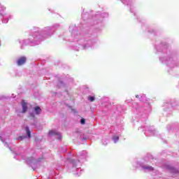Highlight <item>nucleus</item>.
<instances>
[{
	"label": "nucleus",
	"mask_w": 179,
	"mask_h": 179,
	"mask_svg": "<svg viewBox=\"0 0 179 179\" xmlns=\"http://www.w3.org/2000/svg\"><path fill=\"white\" fill-rule=\"evenodd\" d=\"M59 27V24H56L52 27H46L43 29H40L38 27H34L29 34L27 39L19 38L16 41V43L20 44L21 50H23L26 45H30L31 47H36L41 44L42 41H44L45 38L51 37L57 28Z\"/></svg>",
	"instance_id": "1"
},
{
	"label": "nucleus",
	"mask_w": 179,
	"mask_h": 179,
	"mask_svg": "<svg viewBox=\"0 0 179 179\" xmlns=\"http://www.w3.org/2000/svg\"><path fill=\"white\" fill-rule=\"evenodd\" d=\"M69 31L71 32V41L76 43L75 45L74 50L79 51V50H86L96 45V40L89 39L85 40L82 38V35L80 34L75 27H69Z\"/></svg>",
	"instance_id": "2"
},
{
	"label": "nucleus",
	"mask_w": 179,
	"mask_h": 179,
	"mask_svg": "<svg viewBox=\"0 0 179 179\" xmlns=\"http://www.w3.org/2000/svg\"><path fill=\"white\" fill-rule=\"evenodd\" d=\"M78 159H69V164L67 165V169L69 173H72L76 176H80V173L82 171V163H85V162H86L87 152L86 151H83L78 154Z\"/></svg>",
	"instance_id": "3"
},
{
	"label": "nucleus",
	"mask_w": 179,
	"mask_h": 179,
	"mask_svg": "<svg viewBox=\"0 0 179 179\" xmlns=\"http://www.w3.org/2000/svg\"><path fill=\"white\" fill-rule=\"evenodd\" d=\"M17 156H20L21 159H22V160H24L27 164H28V166H30V167H31V169H33L34 170H37V169H40L41 164L44 163L43 157L36 159L33 155L27 152H25L24 154L15 153V156L14 157L17 160L18 159Z\"/></svg>",
	"instance_id": "4"
},
{
	"label": "nucleus",
	"mask_w": 179,
	"mask_h": 179,
	"mask_svg": "<svg viewBox=\"0 0 179 179\" xmlns=\"http://www.w3.org/2000/svg\"><path fill=\"white\" fill-rule=\"evenodd\" d=\"M159 61L162 64H166L169 68H176V66H177V63L174 60V57L173 56H169L166 58L159 57Z\"/></svg>",
	"instance_id": "5"
},
{
	"label": "nucleus",
	"mask_w": 179,
	"mask_h": 179,
	"mask_svg": "<svg viewBox=\"0 0 179 179\" xmlns=\"http://www.w3.org/2000/svg\"><path fill=\"white\" fill-rule=\"evenodd\" d=\"M143 128L144 129L143 131H144L145 136H155V135L157 134V131H156V129H155V127H153L147 126L144 127Z\"/></svg>",
	"instance_id": "6"
},
{
	"label": "nucleus",
	"mask_w": 179,
	"mask_h": 179,
	"mask_svg": "<svg viewBox=\"0 0 179 179\" xmlns=\"http://www.w3.org/2000/svg\"><path fill=\"white\" fill-rule=\"evenodd\" d=\"M8 139H9V136H8L5 134H0V141H1V142L3 143L4 146H6V148H8V149L12 150L10 147H9V144H8V143L6 142V141H8Z\"/></svg>",
	"instance_id": "7"
},
{
	"label": "nucleus",
	"mask_w": 179,
	"mask_h": 179,
	"mask_svg": "<svg viewBox=\"0 0 179 179\" xmlns=\"http://www.w3.org/2000/svg\"><path fill=\"white\" fill-rule=\"evenodd\" d=\"M49 136H56L59 141L62 139V135L57 130H50L49 131Z\"/></svg>",
	"instance_id": "8"
},
{
	"label": "nucleus",
	"mask_w": 179,
	"mask_h": 179,
	"mask_svg": "<svg viewBox=\"0 0 179 179\" xmlns=\"http://www.w3.org/2000/svg\"><path fill=\"white\" fill-rule=\"evenodd\" d=\"M124 5L130 6V12L135 15V7L132 5L131 0H120Z\"/></svg>",
	"instance_id": "9"
},
{
	"label": "nucleus",
	"mask_w": 179,
	"mask_h": 179,
	"mask_svg": "<svg viewBox=\"0 0 179 179\" xmlns=\"http://www.w3.org/2000/svg\"><path fill=\"white\" fill-rule=\"evenodd\" d=\"M1 17L2 22L6 24L9 22V20L13 19V15L12 14L6 13Z\"/></svg>",
	"instance_id": "10"
},
{
	"label": "nucleus",
	"mask_w": 179,
	"mask_h": 179,
	"mask_svg": "<svg viewBox=\"0 0 179 179\" xmlns=\"http://www.w3.org/2000/svg\"><path fill=\"white\" fill-rule=\"evenodd\" d=\"M41 113V108L38 106L34 108V111L29 113L30 117L34 118L35 115H38Z\"/></svg>",
	"instance_id": "11"
},
{
	"label": "nucleus",
	"mask_w": 179,
	"mask_h": 179,
	"mask_svg": "<svg viewBox=\"0 0 179 179\" xmlns=\"http://www.w3.org/2000/svg\"><path fill=\"white\" fill-rule=\"evenodd\" d=\"M26 57H21L17 59V65H18V66H21V65H24V64H26Z\"/></svg>",
	"instance_id": "12"
},
{
	"label": "nucleus",
	"mask_w": 179,
	"mask_h": 179,
	"mask_svg": "<svg viewBox=\"0 0 179 179\" xmlns=\"http://www.w3.org/2000/svg\"><path fill=\"white\" fill-rule=\"evenodd\" d=\"M5 10H6V7L0 3V17H2L6 13Z\"/></svg>",
	"instance_id": "13"
},
{
	"label": "nucleus",
	"mask_w": 179,
	"mask_h": 179,
	"mask_svg": "<svg viewBox=\"0 0 179 179\" xmlns=\"http://www.w3.org/2000/svg\"><path fill=\"white\" fill-rule=\"evenodd\" d=\"M21 104L22 107V113H26L27 111V102H25L24 100H22Z\"/></svg>",
	"instance_id": "14"
},
{
	"label": "nucleus",
	"mask_w": 179,
	"mask_h": 179,
	"mask_svg": "<svg viewBox=\"0 0 179 179\" xmlns=\"http://www.w3.org/2000/svg\"><path fill=\"white\" fill-rule=\"evenodd\" d=\"M142 169L144 171L148 172V171H153L154 169L153 167L148 166V165H144L142 166Z\"/></svg>",
	"instance_id": "15"
},
{
	"label": "nucleus",
	"mask_w": 179,
	"mask_h": 179,
	"mask_svg": "<svg viewBox=\"0 0 179 179\" xmlns=\"http://www.w3.org/2000/svg\"><path fill=\"white\" fill-rule=\"evenodd\" d=\"M157 51L162 50H163V48H167V45H166V43H160L159 45H157L155 47Z\"/></svg>",
	"instance_id": "16"
},
{
	"label": "nucleus",
	"mask_w": 179,
	"mask_h": 179,
	"mask_svg": "<svg viewBox=\"0 0 179 179\" xmlns=\"http://www.w3.org/2000/svg\"><path fill=\"white\" fill-rule=\"evenodd\" d=\"M168 170L173 173V174H178V169L173 167V166H168Z\"/></svg>",
	"instance_id": "17"
},
{
	"label": "nucleus",
	"mask_w": 179,
	"mask_h": 179,
	"mask_svg": "<svg viewBox=\"0 0 179 179\" xmlns=\"http://www.w3.org/2000/svg\"><path fill=\"white\" fill-rule=\"evenodd\" d=\"M136 99H139L140 101H145L146 100V95H136Z\"/></svg>",
	"instance_id": "18"
},
{
	"label": "nucleus",
	"mask_w": 179,
	"mask_h": 179,
	"mask_svg": "<svg viewBox=\"0 0 179 179\" xmlns=\"http://www.w3.org/2000/svg\"><path fill=\"white\" fill-rule=\"evenodd\" d=\"M112 140L113 141L114 143H117V142L120 141V136L114 135L112 138Z\"/></svg>",
	"instance_id": "19"
},
{
	"label": "nucleus",
	"mask_w": 179,
	"mask_h": 179,
	"mask_svg": "<svg viewBox=\"0 0 179 179\" xmlns=\"http://www.w3.org/2000/svg\"><path fill=\"white\" fill-rule=\"evenodd\" d=\"M25 131L27 132V135L28 136V139H30V138L31 137V134L30 129L29 128V127H26Z\"/></svg>",
	"instance_id": "20"
},
{
	"label": "nucleus",
	"mask_w": 179,
	"mask_h": 179,
	"mask_svg": "<svg viewBox=\"0 0 179 179\" xmlns=\"http://www.w3.org/2000/svg\"><path fill=\"white\" fill-rule=\"evenodd\" d=\"M96 17H108V13H101V15H97Z\"/></svg>",
	"instance_id": "21"
},
{
	"label": "nucleus",
	"mask_w": 179,
	"mask_h": 179,
	"mask_svg": "<svg viewBox=\"0 0 179 179\" xmlns=\"http://www.w3.org/2000/svg\"><path fill=\"white\" fill-rule=\"evenodd\" d=\"M142 110H143V108L141 107L136 108V112H135L136 114H137V115L142 114V112H141V111H142Z\"/></svg>",
	"instance_id": "22"
},
{
	"label": "nucleus",
	"mask_w": 179,
	"mask_h": 179,
	"mask_svg": "<svg viewBox=\"0 0 179 179\" xmlns=\"http://www.w3.org/2000/svg\"><path fill=\"white\" fill-rule=\"evenodd\" d=\"M102 144L104 146H107V145H108V139H107V138L102 139Z\"/></svg>",
	"instance_id": "23"
},
{
	"label": "nucleus",
	"mask_w": 179,
	"mask_h": 179,
	"mask_svg": "<svg viewBox=\"0 0 179 179\" xmlns=\"http://www.w3.org/2000/svg\"><path fill=\"white\" fill-rule=\"evenodd\" d=\"M88 100H89V101H94L95 98L93 96H88Z\"/></svg>",
	"instance_id": "24"
},
{
	"label": "nucleus",
	"mask_w": 179,
	"mask_h": 179,
	"mask_svg": "<svg viewBox=\"0 0 179 179\" xmlns=\"http://www.w3.org/2000/svg\"><path fill=\"white\" fill-rule=\"evenodd\" d=\"M85 123H86V120L84 118H82L80 120V124H82V125H85Z\"/></svg>",
	"instance_id": "25"
},
{
	"label": "nucleus",
	"mask_w": 179,
	"mask_h": 179,
	"mask_svg": "<svg viewBox=\"0 0 179 179\" xmlns=\"http://www.w3.org/2000/svg\"><path fill=\"white\" fill-rule=\"evenodd\" d=\"M58 86H59V87H62L64 86V82L59 81Z\"/></svg>",
	"instance_id": "26"
},
{
	"label": "nucleus",
	"mask_w": 179,
	"mask_h": 179,
	"mask_svg": "<svg viewBox=\"0 0 179 179\" xmlns=\"http://www.w3.org/2000/svg\"><path fill=\"white\" fill-rule=\"evenodd\" d=\"M26 138V136H20L19 138H16L17 140L20 139V141H23V139Z\"/></svg>",
	"instance_id": "27"
},
{
	"label": "nucleus",
	"mask_w": 179,
	"mask_h": 179,
	"mask_svg": "<svg viewBox=\"0 0 179 179\" xmlns=\"http://www.w3.org/2000/svg\"><path fill=\"white\" fill-rule=\"evenodd\" d=\"M141 117H144V118H148V115L141 114Z\"/></svg>",
	"instance_id": "28"
},
{
	"label": "nucleus",
	"mask_w": 179,
	"mask_h": 179,
	"mask_svg": "<svg viewBox=\"0 0 179 179\" xmlns=\"http://www.w3.org/2000/svg\"><path fill=\"white\" fill-rule=\"evenodd\" d=\"M168 107H171V103H168Z\"/></svg>",
	"instance_id": "29"
},
{
	"label": "nucleus",
	"mask_w": 179,
	"mask_h": 179,
	"mask_svg": "<svg viewBox=\"0 0 179 179\" xmlns=\"http://www.w3.org/2000/svg\"><path fill=\"white\" fill-rule=\"evenodd\" d=\"M148 109L150 110V105H148Z\"/></svg>",
	"instance_id": "30"
},
{
	"label": "nucleus",
	"mask_w": 179,
	"mask_h": 179,
	"mask_svg": "<svg viewBox=\"0 0 179 179\" xmlns=\"http://www.w3.org/2000/svg\"><path fill=\"white\" fill-rule=\"evenodd\" d=\"M106 100L108 101V98H106Z\"/></svg>",
	"instance_id": "31"
},
{
	"label": "nucleus",
	"mask_w": 179,
	"mask_h": 179,
	"mask_svg": "<svg viewBox=\"0 0 179 179\" xmlns=\"http://www.w3.org/2000/svg\"><path fill=\"white\" fill-rule=\"evenodd\" d=\"M99 22H101V20H100Z\"/></svg>",
	"instance_id": "32"
},
{
	"label": "nucleus",
	"mask_w": 179,
	"mask_h": 179,
	"mask_svg": "<svg viewBox=\"0 0 179 179\" xmlns=\"http://www.w3.org/2000/svg\"><path fill=\"white\" fill-rule=\"evenodd\" d=\"M142 128H143V127H140V129H142Z\"/></svg>",
	"instance_id": "33"
}]
</instances>
